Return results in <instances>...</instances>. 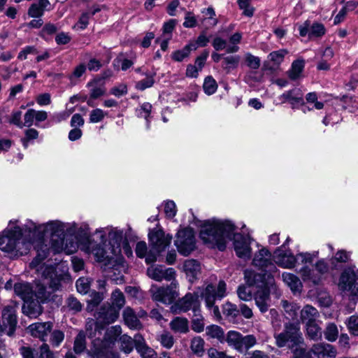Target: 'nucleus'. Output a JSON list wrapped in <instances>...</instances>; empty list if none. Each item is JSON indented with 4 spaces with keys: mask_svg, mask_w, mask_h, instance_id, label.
Returning a JSON list of instances; mask_svg holds the SVG:
<instances>
[{
    "mask_svg": "<svg viewBox=\"0 0 358 358\" xmlns=\"http://www.w3.org/2000/svg\"><path fill=\"white\" fill-rule=\"evenodd\" d=\"M200 238L210 248L223 251L229 241H234L236 255L242 259H250L252 250L248 237L236 232L235 225L229 220H213L201 227Z\"/></svg>",
    "mask_w": 358,
    "mask_h": 358,
    "instance_id": "f257e3e1",
    "label": "nucleus"
},
{
    "mask_svg": "<svg viewBox=\"0 0 358 358\" xmlns=\"http://www.w3.org/2000/svg\"><path fill=\"white\" fill-rule=\"evenodd\" d=\"M119 312L110 305H104L95 314L96 322L93 319H88L87 321L86 331L90 337L95 338L92 341L94 353L99 358L107 357L111 345L121 334V327L116 325L107 330L103 339L100 338L102 334L101 331L103 329V325L114 322L119 316Z\"/></svg>",
    "mask_w": 358,
    "mask_h": 358,
    "instance_id": "f03ea898",
    "label": "nucleus"
},
{
    "mask_svg": "<svg viewBox=\"0 0 358 358\" xmlns=\"http://www.w3.org/2000/svg\"><path fill=\"white\" fill-rule=\"evenodd\" d=\"M22 229L18 220H10L0 234V250L12 257L22 256L29 250V243L20 241Z\"/></svg>",
    "mask_w": 358,
    "mask_h": 358,
    "instance_id": "7ed1b4c3",
    "label": "nucleus"
},
{
    "mask_svg": "<svg viewBox=\"0 0 358 358\" xmlns=\"http://www.w3.org/2000/svg\"><path fill=\"white\" fill-rule=\"evenodd\" d=\"M247 284L250 286H256L259 289L255 294V300L257 306L262 313L268 310L270 302V292L266 283V275L256 273L252 270H246L244 273Z\"/></svg>",
    "mask_w": 358,
    "mask_h": 358,
    "instance_id": "20e7f679",
    "label": "nucleus"
},
{
    "mask_svg": "<svg viewBox=\"0 0 358 358\" xmlns=\"http://www.w3.org/2000/svg\"><path fill=\"white\" fill-rule=\"evenodd\" d=\"M318 251H314L311 253L300 252L294 256L290 251L278 248L274 252L273 260L282 268H292L298 261L303 264L312 263L313 260L318 257Z\"/></svg>",
    "mask_w": 358,
    "mask_h": 358,
    "instance_id": "39448f33",
    "label": "nucleus"
},
{
    "mask_svg": "<svg viewBox=\"0 0 358 358\" xmlns=\"http://www.w3.org/2000/svg\"><path fill=\"white\" fill-rule=\"evenodd\" d=\"M226 283L220 280L217 286L208 284L200 290L201 297L204 299L206 308L212 310L217 320H220L222 317L219 308L215 305V300H220L226 296Z\"/></svg>",
    "mask_w": 358,
    "mask_h": 358,
    "instance_id": "423d86ee",
    "label": "nucleus"
},
{
    "mask_svg": "<svg viewBox=\"0 0 358 358\" xmlns=\"http://www.w3.org/2000/svg\"><path fill=\"white\" fill-rule=\"evenodd\" d=\"M103 245L101 242L99 244L96 243L92 237H87L80 243V249L87 254L93 255L97 262H103L105 264H110L120 259L117 255L110 253V247L106 249Z\"/></svg>",
    "mask_w": 358,
    "mask_h": 358,
    "instance_id": "0eeeda50",
    "label": "nucleus"
},
{
    "mask_svg": "<svg viewBox=\"0 0 358 358\" xmlns=\"http://www.w3.org/2000/svg\"><path fill=\"white\" fill-rule=\"evenodd\" d=\"M95 235L98 236L99 240L101 243L106 244V235L109 238V247H110V253L117 255L120 258L121 256V246L124 242V231L113 227H106L103 228L97 229Z\"/></svg>",
    "mask_w": 358,
    "mask_h": 358,
    "instance_id": "6e6552de",
    "label": "nucleus"
},
{
    "mask_svg": "<svg viewBox=\"0 0 358 358\" xmlns=\"http://www.w3.org/2000/svg\"><path fill=\"white\" fill-rule=\"evenodd\" d=\"M40 228L43 229L42 236H50L51 248L53 250L55 243L59 239H63L66 236V232L76 231V224L75 223H64L59 220H53L41 224Z\"/></svg>",
    "mask_w": 358,
    "mask_h": 358,
    "instance_id": "1a4fd4ad",
    "label": "nucleus"
},
{
    "mask_svg": "<svg viewBox=\"0 0 358 358\" xmlns=\"http://www.w3.org/2000/svg\"><path fill=\"white\" fill-rule=\"evenodd\" d=\"M54 269L52 267L45 268L43 272L44 276V280L42 284H36L34 289V298L35 297L38 301L44 302L50 297V292L46 290L45 285H49V289L52 291L59 289L60 283L59 280L57 278H53Z\"/></svg>",
    "mask_w": 358,
    "mask_h": 358,
    "instance_id": "9d476101",
    "label": "nucleus"
},
{
    "mask_svg": "<svg viewBox=\"0 0 358 358\" xmlns=\"http://www.w3.org/2000/svg\"><path fill=\"white\" fill-rule=\"evenodd\" d=\"M338 286L351 300H358V269H345L341 274Z\"/></svg>",
    "mask_w": 358,
    "mask_h": 358,
    "instance_id": "9b49d317",
    "label": "nucleus"
},
{
    "mask_svg": "<svg viewBox=\"0 0 358 358\" xmlns=\"http://www.w3.org/2000/svg\"><path fill=\"white\" fill-rule=\"evenodd\" d=\"M276 345L281 348L288 342L292 346L299 345L303 342L302 334L300 331L299 323H289L285 325V331L275 336Z\"/></svg>",
    "mask_w": 358,
    "mask_h": 358,
    "instance_id": "f8f14e48",
    "label": "nucleus"
},
{
    "mask_svg": "<svg viewBox=\"0 0 358 358\" xmlns=\"http://www.w3.org/2000/svg\"><path fill=\"white\" fill-rule=\"evenodd\" d=\"M178 287V282L176 280H173L169 286L166 287L152 285L150 292L154 301L164 304H171L178 296L176 290Z\"/></svg>",
    "mask_w": 358,
    "mask_h": 358,
    "instance_id": "ddd939ff",
    "label": "nucleus"
},
{
    "mask_svg": "<svg viewBox=\"0 0 358 358\" xmlns=\"http://www.w3.org/2000/svg\"><path fill=\"white\" fill-rule=\"evenodd\" d=\"M200 292L187 293L181 299L176 301L170 308L173 314L186 313L190 310L192 313L201 308L199 301Z\"/></svg>",
    "mask_w": 358,
    "mask_h": 358,
    "instance_id": "4468645a",
    "label": "nucleus"
},
{
    "mask_svg": "<svg viewBox=\"0 0 358 358\" xmlns=\"http://www.w3.org/2000/svg\"><path fill=\"white\" fill-rule=\"evenodd\" d=\"M175 245L178 252L184 255H189L195 249L194 234L192 229L180 230L177 234Z\"/></svg>",
    "mask_w": 358,
    "mask_h": 358,
    "instance_id": "2eb2a0df",
    "label": "nucleus"
},
{
    "mask_svg": "<svg viewBox=\"0 0 358 358\" xmlns=\"http://www.w3.org/2000/svg\"><path fill=\"white\" fill-rule=\"evenodd\" d=\"M252 264L255 266L259 268L266 273V278H270L271 273L275 271L276 267L273 263L271 253L265 248H262L255 253ZM264 275V274L263 275Z\"/></svg>",
    "mask_w": 358,
    "mask_h": 358,
    "instance_id": "dca6fc26",
    "label": "nucleus"
},
{
    "mask_svg": "<svg viewBox=\"0 0 358 358\" xmlns=\"http://www.w3.org/2000/svg\"><path fill=\"white\" fill-rule=\"evenodd\" d=\"M148 236L152 249L157 252L164 251L172 240V236L166 234L162 229H152Z\"/></svg>",
    "mask_w": 358,
    "mask_h": 358,
    "instance_id": "f3484780",
    "label": "nucleus"
},
{
    "mask_svg": "<svg viewBox=\"0 0 358 358\" xmlns=\"http://www.w3.org/2000/svg\"><path fill=\"white\" fill-rule=\"evenodd\" d=\"M15 313V306H8L4 308L2 313L3 325L0 324V334L6 332L8 336L13 334L17 324Z\"/></svg>",
    "mask_w": 358,
    "mask_h": 358,
    "instance_id": "a211bd4d",
    "label": "nucleus"
},
{
    "mask_svg": "<svg viewBox=\"0 0 358 358\" xmlns=\"http://www.w3.org/2000/svg\"><path fill=\"white\" fill-rule=\"evenodd\" d=\"M148 275L156 280L162 281L165 280L166 281H173L176 278V271L173 268H165L164 266H151L147 270Z\"/></svg>",
    "mask_w": 358,
    "mask_h": 358,
    "instance_id": "6ab92c4d",
    "label": "nucleus"
},
{
    "mask_svg": "<svg viewBox=\"0 0 358 358\" xmlns=\"http://www.w3.org/2000/svg\"><path fill=\"white\" fill-rule=\"evenodd\" d=\"M299 31L301 36H308L310 39H313L324 35L326 29L321 23L314 22L310 24L309 21H306L303 24L299 26Z\"/></svg>",
    "mask_w": 358,
    "mask_h": 358,
    "instance_id": "aec40b11",
    "label": "nucleus"
},
{
    "mask_svg": "<svg viewBox=\"0 0 358 358\" xmlns=\"http://www.w3.org/2000/svg\"><path fill=\"white\" fill-rule=\"evenodd\" d=\"M281 103H289L292 108H298L304 104L303 92L299 88H294L286 91L278 96Z\"/></svg>",
    "mask_w": 358,
    "mask_h": 358,
    "instance_id": "412c9836",
    "label": "nucleus"
},
{
    "mask_svg": "<svg viewBox=\"0 0 358 358\" xmlns=\"http://www.w3.org/2000/svg\"><path fill=\"white\" fill-rule=\"evenodd\" d=\"M182 270L185 272L188 280L193 282L197 280L201 273V264L195 259H191L185 261Z\"/></svg>",
    "mask_w": 358,
    "mask_h": 358,
    "instance_id": "4be33fe9",
    "label": "nucleus"
},
{
    "mask_svg": "<svg viewBox=\"0 0 358 358\" xmlns=\"http://www.w3.org/2000/svg\"><path fill=\"white\" fill-rule=\"evenodd\" d=\"M310 351L317 358H335L337 355V350L333 345L324 343L313 345Z\"/></svg>",
    "mask_w": 358,
    "mask_h": 358,
    "instance_id": "5701e85b",
    "label": "nucleus"
},
{
    "mask_svg": "<svg viewBox=\"0 0 358 358\" xmlns=\"http://www.w3.org/2000/svg\"><path fill=\"white\" fill-rule=\"evenodd\" d=\"M78 248V243L72 237H68L66 235L63 239H59L55 243L53 250L57 253L64 252L70 255L75 252Z\"/></svg>",
    "mask_w": 358,
    "mask_h": 358,
    "instance_id": "b1692460",
    "label": "nucleus"
},
{
    "mask_svg": "<svg viewBox=\"0 0 358 358\" xmlns=\"http://www.w3.org/2000/svg\"><path fill=\"white\" fill-rule=\"evenodd\" d=\"M135 348L141 358H155L156 352L149 347L143 337L140 334L134 336Z\"/></svg>",
    "mask_w": 358,
    "mask_h": 358,
    "instance_id": "393cba45",
    "label": "nucleus"
},
{
    "mask_svg": "<svg viewBox=\"0 0 358 358\" xmlns=\"http://www.w3.org/2000/svg\"><path fill=\"white\" fill-rule=\"evenodd\" d=\"M52 324L50 322H36L29 325L28 332L34 337L45 341V338L50 332Z\"/></svg>",
    "mask_w": 358,
    "mask_h": 358,
    "instance_id": "a878e982",
    "label": "nucleus"
},
{
    "mask_svg": "<svg viewBox=\"0 0 358 358\" xmlns=\"http://www.w3.org/2000/svg\"><path fill=\"white\" fill-rule=\"evenodd\" d=\"M307 264L299 270V273L301 275L304 282H310L314 285H317L322 280V277L316 271V268L313 266L312 268H309Z\"/></svg>",
    "mask_w": 358,
    "mask_h": 358,
    "instance_id": "bb28decb",
    "label": "nucleus"
},
{
    "mask_svg": "<svg viewBox=\"0 0 358 358\" xmlns=\"http://www.w3.org/2000/svg\"><path fill=\"white\" fill-rule=\"evenodd\" d=\"M14 291L24 302L34 299V288L28 282L15 283Z\"/></svg>",
    "mask_w": 358,
    "mask_h": 358,
    "instance_id": "cd10ccee",
    "label": "nucleus"
},
{
    "mask_svg": "<svg viewBox=\"0 0 358 358\" xmlns=\"http://www.w3.org/2000/svg\"><path fill=\"white\" fill-rule=\"evenodd\" d=\"M50 6L49 0H38L37 3H32L29 10L28 15L31 17H41L45 10H50L48 7Z\"/></svg>",
    "mask_w": 358,
    "mask_h": 358,
    "instance_id": "c85d7f7f",
    "label": "nucleus"
},
{
    "mask_svg": "<svg viewBox=\"0 0 358 358\" xmlns=\"http://www.w3.org/2000/svg\"><path fill=\"white\" fill-rule=\"evenodd\" d=\"M22 312L24 315L31 318H36L42 313V307L39 301H34V299L26 301L22 306Z\"/></svg>",
    "mask_w": 358,
    "mask_h": 358,
    "instance_id": "c756f323",
    "label": "nucleus"
},
{
    "mask_svg": "<svg viewBox=\"0 0 358 358\" xmlns=\"http://www.w3.org/2000/svg\"><path fill=\"white\" fill-rule=\"evenodd\" d=\"M169 325L171 329L175 333L186 334L189 331V321L186 317H175Z\"/></svg>",
    "mask_w": 358,
    "mask_h": 358,
    "instance_id": "7c9ffc66",
    "label": "nucleus"
},
{
    "mask_svg": "<svg viewBox=\"0 0 358 358\" xmlns=\"http://www.w3.org/2000/svg\"><path fill=\"white\" fill-rule=\"evenodd\" d=\"M284 282L293 292H300L302 289V283L300 279L293 273L284 272L282 274Z\"/></svg>",
    "mask_w": 358,
    "mask_h": 358,
    "instance_id": "2f4dec72",
    "label": "nucleus"
},
{
    "mask_svg": "<svg viewBox=\"0 0 358 358\" xmlns=\"http://www.w3.org/2000/svg\"><path fill=\"white\" fill-rule=\"evenodd\" d=\"M101 81L100 78H94L87 84V87L90 88L91 99H97L105 94L106 90Z\"/></svg>",
    "mask_w": 358,
    "mask_h": 358,
    "instance_id": "473e14b6",
    "label": "nucleus"
},
{
    "mask_svg": "<svg viewBox=\"0 0 358 358\" xmlns=\"http://www.w3.org/2000/svg\"><path fill=\"white\" fill-rule=\"evenodd\" d=\"M123 318L125 324L131 329H138L141 327L138 316L133 309L127 307L123 312Z\"/></svg>",
    "mask_w": 358,
    "mask_h": 358,
    "instance_id": "72a5a7b5",
    "label": "nucleus"
},
{
    "mask_svg": "<svg viewBox=\"0 0 358 358\" xmlns=\"http://www.w3.org/2000/svg\"><path fill=\"white\" fill-rule=\"evenodd\" d=\"M192 313L191 319L192 329L196 333H201L205 327L204 317L201 314V308Z\"/></svg>",
    "mask_w": 358,
    "mask_h": 358,
    "instance_id": "f704fd0d",
    "label": "nucleus"
},
{
    "mask_svg": "<svg viewBox=\"0 0 358 358\" xmlns=\"http://www.w3.org/2000/svg\"><path fill=\"white\" fill-rule=\"evenodd\" d=\"M317 310L310 305H306L301 310V320L307 323L314 322L318 317Z\"/></svg>",
    "mask_w": 358,
    "mask_h": 358,
    "instance_id": "c9c22d12",
    "label": "nucleus"
},
{
    "mask_svg": "<svg viewBox=\"0 0 358 358\" xmlns=\"http://www.w3.org/2000/svg\"><path fill=\"white\" fill-rule=\"evenodd\" d=\"M106 6L104 5L94 6L93 10L90 13H83L80 16V17L78 23L76 24L75 27H76L78 29H80V30L85 29L87 27V26L88 25L90 17L91 15H93L95 13L101 11L102 9H106Z\"/></svg>",
    "mask_w": 358,
    "mask_h": 358,
    "instance_id": "e433bc0d",
    "label": "nucleus"
},
{
    "mask_svg": "<svg viewBox=\"0 0 358 358\" xmlns=\"http://www.w3.org/2000/svg\"><path fill=\"white\" fill-rule=\"evenodd\" d=\"M110 301V307L114 308L117 310L120 311V310L124 306L125 303V299L123 293L120 289H116L112 292Z\"/></svg>",
    "mask_w": 358,
    "mask_h": 358,
    "instance_id": "4c0bfd02",
    "label": "nucleus"
},
{
    "mask_svg": "<svg viewBox=\"0 0 358 358\" xmlns=\"http://www.w3.org/2000/svg\"><path fill=\"white\" fill-rule=\"evenodd\" d=\"M41 226V224H38L30 220H27L23 224L22 227H20L22 229V234L23 232H28L34 236H42L43 229L40 228Z\"/></svg>",
    "mask_w": 358,
    "mask_h": 358,
    "instance_id": "58836bf2",
    "label": "nucleus"
},
{
    "mask_svg": "<svg viewBox=\"0 0 358 358\" xmlns=\"http://www.w3.org/2000/svg\"><path fill=\"white\" fill-rule=\"evenodd\" d=\"M196 46L188 43L182 50H176L172 54V59L176 62H182L187 57L192 51L196 50Z\"/></svg>",
    "mask_w": 358,
    "mask_h": 358,
    "instance_id": "ea45409f",
    "label": "nucleus"
},
{
    "mask_svg": "<svg viewBox=\"0 0 358 358\" xmlns=\"http://www.w3.org/2000/svg\"><path fill=\"white\" fill-rule=\"evenodd\" d=\"M257 343V339L253 335H247L243 336H241V338L240 339V348H238L237 351L239 352H243L247 351L250 348L255 346Z\"/></svg>",
    "mask_w": 358,
    "mask_h": 358,
    "instance_id": "a19ab883",
    "label": "nucleus"
},
{
    "mask_svg": "<svg viewBox=\"0 0 358 358\" xmlns=\"http://www.w3.org/2000/svg\"><path fill=\"white\" fill-rule=\"evenodd\" d=\"M204 340L200 336L194 337L191 341L190 348L192 352L198 357L204 353Z\"/></svg>",
    "mask_w": 358,
    "mask_h": 358,
    "instance_id": "79ce46f5",
    "label": "nucleus"
},
{
    "mask_svg": "<svg viewBox=\"0 0 358 358\" xmlns=\"http://www.w3.org/2000/svg\"><path fill=\"white\" fill-rule=\"evenodd\" d=\"M206 334L212 338H216L222 341L224 338L223 329L218 325L211 324L206 328Z\"/></svg>",
    "mask_w": 358,
    "mask_h": 358,
    "instance_id": "37998d69",
    "label": "nucleus"
},
{
    "mask_svg": "<svg viewBox=\"0 0 358 358\" xmlns=\"http://www.w3.org/2000/svg\"><path fill=\"white\" fill-rule=\"evenodd\" d=\"M242 334L236 331H229L227 332L226 341L227 344L237 350L238 348H240V339L241 338Z\"/></svg>",
    "mask_w": 358,
    "mask_h": 358,
    "instance_id": "c03bdc74",
    "label": "nucleus"
},
{
    "mask_svg": "<svg viewBox=\"0 0 358 358\" xmlns=\"http://www.w3.org/2000/svg\"><path fill=\"white\" fill-rule=\"evenodd\" d=\"M104 296L102 292H93L91 294V299L87 301V310L92 312L101 302Z\"/></svg>",
    "mask_w": 358,
    "mask_h": 358,
    "instance_id": "a18cd8bd",
    "label": "nucleus"
},
{
    "mask_svg": "<svg viewBox=\"0 0 358 358\" xmlns=\"http://www.w3.org/2000/svg\"><path fill=\"white\" fill-rule=\"evenodd\" d=\"M304 67V63L302 60L294 61L292 64V68L289 71V76L292 80L297 79Z\"/></svg>",
    "mask_w": 358,
    "mask_h": 358,
    "instance_id": "49530a36",
    "label": "nucleus"
},
{
    "mask_svg": "<svg viewBox=\"0 0 358 358\" xmlns=\"http://www.w3.org/2000/svg\"><path fill=\"white\" fill-rule=\"evenodd\" d=\"M350 257V253L344 250H338L335 255L331 259V264L336 268V263H346L349 261Z\"/></svg>",
    "mask_w": 358,
    "mask_h": 358,
    "instance_id": "de8ad7c7",
    "label": "nucleus"
},
{
    "mask_svg": "<svg viewBox=\"0 0 358 358\" xmlns=\"http://www.w3.org/2000/svg\"><path fill=\"white\" fill-rule=\"evenodd\" d=\"M85 349V336L83 331H80L75 338L73 350L76 354H80L83 352Z\"/></svg>",
    "mask_w": 358,
    "mask_h": 358,
    "instance_id": "09e8293b",
    "label": "nucleus"
},
{
    "mask_svg": "<svg viewBox=\"0 0 358 358\" xmlns=\"http://www.w3.org/2000/svg\"><path fill=\"white\" fill-rule=\"evenodd\" d=\"M203 88L206 94L211 95L217 91V84L212 76H208L204 80Z\"/></svg>",
    "mask_w": 358,
    "mask_h": 358,
    "instance_id": "8fccbe9b",
    "label": "nucleus"
},
{
    "mask_svg": "<svg viewBox=\"0 0 358 358\" xmlns=\"http://www.w3.org/2000/svg\"><path fill=\"white\" fill-rule=\"evenodd\" d=\"M281 303L288 317L291 319H294L297 315L299 306L296 303H289L287 301H282Z\"/></svg>",
    "mask_w": 358,
    "mask_h": 358,
    "instance_id": "3c124183",
    "label": "nucleus"
},
{
    "mask_svg": "<svg viewBox=\"0 0 358 358\" xmlns=\"http://www.w3.org/2000/svg\"><path fill=\"white\" fill-rule=\"evenodd\" d=\"M87 66L84 63L76 66L73 72L69 75L68 78L72 84H76L77 80L80 78L86 71Z\"/></svg>",
    "mask_w": 358,
    "mask_h": 358,
    "instance_id": "603ef678",
    "label": "nucleus"
},
{
    "mask_svg": "<svg viewBox=\"0 0 358 358\" xmlns=\"http://www.w3.org/2000/svg\"><path fill=\"white\" fill-rule=\"evenodd\" d=\"M120 343L121 350L127 354L130 353L134 349V345H135L134 338H131L130 336L123 335L120 338Z\"/></svg>",
    "mask_w": 358,
    "mask_h": 358,
    "instance_id": "864d4df0",
    "label": "nucleus"
},
{
    "mask_svg": "<svg viewBox=\"0 0 358 358\" xmlns=\"http://www.w3.org/2000/svg\"><path fill=\"white\" fill-rule=\"evenodd\" d=\"M223 313L230 320H233L239 315V308L235 304L227 302L223 306Z\"/></svg>",
    "mask_w": 358,
    "mask_h": 358,
    "instance_id": "5fc2aeb1",
    "label": "nucleus"
},
{
    "mask_svg": "<svg viewBox=\"0 0 358 358\" xmlns=\"http://www.w3.org/2000/svg\"><path fill=\"white\" fill-rule=\"evenodd\" d=\"M338 335V330L337 326L334 323L328 324L324 331L325 338L329 341L333 342L337 339Z\"/></svg>",
    "mask_w": 358,
    "mask_h": 358,
    "instance_id": "6e6d98bb",
    "label": "nucleus"
},
{
    "mask_svg": "<svg viewBox=\"0 0 358 358\" xmlns=\"http://www.w3.org/2000/svg\"><path fill=\"white\" fill-rule=\"evenodd\" d=\"M308 336L313 340L319 339L322 336L320 328L314 322L306 324Z\"/></svg>",
    "mask_w": 358,
    "mask_h": 358,
    "instance_id": "4d7b16f0",
    "label": "nucleus"
},
{
    "mask_svg": "<svg viewBox=\"0 0 358 358\" xmlns=\"http://www.w3.org/2000/svg\"><path fill=\"white\" fill-rule=\"evenodd\" d=\"M155 73L146 75L145 78L136 83V89L143 91L147 88L151 87L155 83Z\"/></svg>",
    "mask_w": 358,
    "mask_h": 358,
    "instance_id": "13d9d810",
    "label": "nucleus"
},
{
    "mask_svg": "<svg viewBox=\"0 0 358 358\" xmlns=\"http://www.w3.org/2000/svg\"><path fill=\"white\" fill-rule=\"evenodd\" d=\"M151 110L152 105L149 103H143L137 110L138 116L146 120L148 129L150 127L148 118L150 117Z\"/></svg>",
    "mask_w": 358,
    "mask_h": 358,
    "instance_id": "bf43d9fd",
    "label": "nucleus"
},
{
    "mask_svg": "<svg viewBox=\"0 0 358 358\" xmlns=\"http://www.w3.org/2000/svg\"><path fill=\"white\" fill-rule=\"evenodd\" d=\"M287 54V51L285 49L273 51L268 55L269 59L274 63V64L278 65L282 62L285 56Z\"/></svg>",
    "mask_w": 358,
    "mask_h": 358,
    "instance_id": "052dcab7",
    "label": "nucleus"
},
{
    "mask_svg": "<svg viewBox=\"0 0 358 358\" xmlns=\"http://www.w3.org/2000/svg\"><path fill=\"white\" fill-rule=\"evenodd\" d=\"M162 346L167 349H170L174 344V339L173 336L169 332L162 333L158 338Z\"/></svg>",
    "mask_w": 358,
    "mask_h": 358,
    "instance_id": "680f3d73",
    "label": "nucleus"
},
{
    "mask_svg": "<svg viewBox=\"0 0 358 358\" xmlns=\"http://www.w3.org/2000/svg\"><path fill=\"white\" fill-rule=\"evenodd\" d=\"M241 38V34L238 32L232 35L229 38V41L232 45L227 48V52L229 53L237 52L239 48L236 45L240 43Z\"/></svg>",
    "mask_w": 358,
    "mask_h": 358,
    "instance_id": "e2e57ef3",
    "label": "nucleus"
},
{
    "mask_svg": "<svg viewBox=\"0 0 358 358\" xmlns=\"http://www.w3.org/2000/svg\"><path fill=\"white\" fill-rule=\"evenodd\" d=\"M106 113L100 108L92 110L90 114V122L92 123H97L103 120Z\"/></svg>",
    "mask_w": 358,
    "mask_h": 358,
    "instance_id": "0e129e2a",
    "label": "nucleus"
},
{
    "mask_svg": "<svg viewBox=\"0 0 358 358\" xmlns=\"http://www.w3.org/2000/svg\"><path fill=\"white\" fill-rule=\"evenodd\" d=\"M90 280L88 278H80L76 281V288L78 292L85 294H87L90 289Z\"/></svg>",
    "mask_w": 358,
    "mask_h": 358,
    "instance_id": "69168bd1",
    "label": "nucleus"
},
{
    "mask_svg": "<svg viewBox=\"0 0 358 358\" xmlns=\"http://www.w3.org/2000/svg\"><path fill=\"white\" fill-rule=\"evenodd\" d=\"M240 61L239 56H228L224 58V68L230 70L238 66Z\"/></svg>",
    "mask_w": 358,
    "mask_h": 358,
    "instance_id": "338daca9",
    "label": "nucleus"
},
{
    "mask_svg": "<svg viewBox=\"0 0 358 358\" xmlns=\"http://www.w3.org/2000/svg\"><path fill=\"white\" fill-rule=\"evenodd\" d=\"M349 331L354 335H358V317L351 316L347 322Z\"/></svg>",
    "mask_w": 358,
    "mask_h": 358,
    "instance_id": "774afa93",
    "label": "nucleus"
}]
</instances>
